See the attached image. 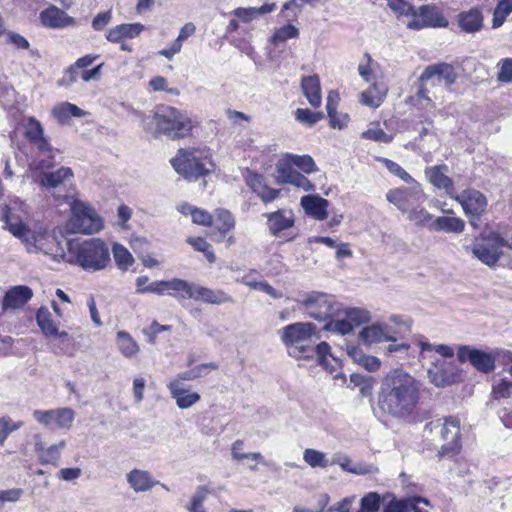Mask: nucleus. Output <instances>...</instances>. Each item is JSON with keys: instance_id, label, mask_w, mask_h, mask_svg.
Instances as JSON below:
<instances>
[{"instance_id": "nucleus-1", "label": "nucleus", "mask_w": 512, "mask_h": 512, "mask_svg": "<svg viewBox=\"0 0 512 512\" xmlns=\"http://www.w3.org/2000/svg\"><path fill=\"white\" fill-rule=\"evenodd\" d=\"M421 387V382L406 370L392 369L381 381L378 407L393 418L406 419L420 402Z\"/></svg>"}, {"instance_id": "nucleus-2", "label": "nucleus", "mask_w": 512, "mask_h": 512, "mask_svg": "<svg viewBox=\"0 0 512 512\" xmlns=\"http://www.w3.org/2000/svg\"><path fill=\"white\" fill-rule=\"evenodd\" d=\"M4 228L14 237L20 239L29 253H43L52 256L54 259L65 257V241H68L61 235V239L55 233L39 227L31 230L22 221H13L9 213L4 214Z\"/></svg>"}, {"instance_id": "nucleus-3", "label": "nucleus", "mask_w": 512, "mask_h": 512, "mask_svg": "<svg viewBox=\"0 0 512 512\" xmlns=\"http://www.w3.org/2000/svg\"><path fill=\"white\" fill-rule=\"evenodd\" d=\"M68 250V261L79 265L85 271L104 270L111 261L110 250L106 242L100 238H91L83 242L65 241Z\"/></svg>"}, {"instance_id": "nucleus-4", "label": "nucleus", "mask_w": 512, "mask_h": 512, "mask_svg": "<svg viewBox=\"0 0 512 512\" xmlns=\"http://www.w3.org/2000/svg\"><path fill=\"white\" fill-rule=\"evenodd\" d=\"M170 162L175 171L188 180H197L214 171L208 148H180Z\"/></svg>"}, {"instance_id": "nucleus-5", "label": "nucleus", "mask_w": 512, "mask_h": 512, "mask_svg": "<svg viewBox=\"0 0 512 512\" xmlns=\"http://www.w3.org/2000/svg\"><path fill=\"white\" fill-rule=\"evenodd\" d=\"M425 435H431L435 442H443L440 456H453L460 451V420L449 416L435 419L426 424Z\"/></svg>"}, {"instance_id": "nucleus-6", "label": "nucleus", "mask_w": 512, "mask_h": 512, "mask_svg": "<svg viewBox=\"0 0 512 512\" xmlns=\"http://www.w3.org/2000/svg\"><path fill=\"white\" fill-rule=\"evenodd\" d=\"M402 328L410 330V324L400 316H391L387 322H375L359 332V339L366 345L381 342H396L402 338Z\"/></svg>"}, {"instance_id": "nucleus-7", "label": "nucleus", "mask_w": 512, "mask_h": 512, "mask_svg": "<svg viewBox=\"0 0 512 512\" xmlns=\"http://www.w3.org/2000/svg\"><path fill=\"white\" fill-rule=\"evenodd\" d=\"M503 248L511 249L510 239L498 231L483 232L471 247V254L483 264L493 267L503 256Z\"/></svg>"}, {"instance_id": "nucleus-8", "label": "nucleus", "mask_w": 512, "mask_h": 512, "mask_svg": "<svg viewBox=\"0 0 512 512\" xmlns=\"http://www.w3.org/2000/svg\"><path fill=\"white\" fill-rule=\"evenodd\" d=\"M156 126V132L171 138H184L192 130V122L189 117L173 107H163L155 112L152 120Z\"/></svg>"}, {"instance_id": "nucleus-9", "label": "nucleus", "mask_w": 512, "mask_h": 512, "mask_svg": "<svg viewBox=\"0 0 512 512\" xmlns=\"http://www.w3.org/2000/svg\"><path fill=\"white\" fill-rule=\"evenodd\" d=\"M316 333L315 325L311 323L297 322L285 326L282 329L281 340L289 349V354L296 358H302L301 348H307L312 343Z\"/></svg>"}, {"instance_id": "nucleus-10", "label": "nucleus", "mask_w": 512, "mask_h": 512, "mask_svg": "<svg viewBox=\"0 0 512 512\" xmlns=\"http://www.w3.org/2000/svg\"><path fill=\"white\" fill-rule=\"evenodd\" d=\"M72 177L73 172L70 168L61 167L53 172L41 173L35 181L41 187L48 190L55 198V201L60 204L62 202H70L73 199L70 189L66 188V182L70 181Z\"/></svg>"}, {"instance_id": "nucleus-11", "label": "nucleus", "mask_w": 512, "mask_h": 512, "mask_svg": "<svg viewBox=\"0 0 512 512\" xmlns=\"http://www.w3.org/2000/svg\"><path fill=\"white\" fill-rule=\"evenodd\" d=\"M68 203L72 211L70 226L74 232L93 234L102 229V220L91 207L73 199Z\"/></svg>"}, {"instance_id": "nucleus-12", "label": "nucleus", "mask_w": 512, "mask_h": 512, "mask_svg": "<svg viewBox=\"0 0 512 512\" xmlns=\"http://www.w3.org/2000/svg\"><path fill=\"white\" fill-rule=\"evenodd\" d=\"M267 227L269 233L282 242L292 241L296 234L291 232L295 224L294 213L290 209H279L275 212L266 213Z\"/></svg>"}, {"instance_id": "nucleus-13", "label": "nucleus", "mask_w": 512, "mask_h": 512, "mask_svg": "<svg viewBox=\"0 0 512 512\" xmlns=\"http://www.w3.org/2000/svg\"><path fill=\"white\" fill-rule=\"evenodd\" d=\"M457 358L460 362L468 361L476 370L488 374L496 367V355L472 346L460 345L457 350Z\"/></svg>"}, {"instance_id": "nucleus-14", "label": "nucleus", "mask_w": 512, "mask_h": 512, "mask_svg": "<svg viewBox=\"0 0 512 512\" xmlns=\"http://www.w3.org/2000/svg\"><path fill=\"white\" fill-rule=\"evenodd\" d=\"M448 24V20L435 6L422 5L418 10L413 8L407 27L412 30H420L426 27L446 28Z\"/></svg>"}, {"instance_id": "nucleus-15", "label": "nucleus", "mask_w": 512, "mask_h": 512, "mask_svg": "<svg viewBox=\"0 0 512 512\" xmlns=\"http://www.w3.org/2000/svg\"><path fill=\"white\" fill-rule=\"evenodd\" d=\"M461 369L453 362L436 360L433 366L427 369L429 382L438 388L447 387L457 383L461 378Z\"/></svg>"}, {"instance_id": "nucleus-16", "label": "nucleus", "mask_w": 512, "mask_h": 512, "mask_svg": "<svg viewBox=\"0 0 512 512\" xmlns=\"http://www.w3.org/2000/svg\"><path fill=\"white\" fill-rule=\"evenodd\" d=\"M34 419L49 429H69L75 419V411L71 408L51 410H34Z\"/></svg>"}, {"instance_id": "nucleus-17", "label": "nucleus", "mask_w": 512, "mask_h": 512, "mask_svg": "<svg viewBox=\"0 0 512 512\" xmlns=\"http://www.w3.org/2000/svg\"><path fill=\"white\" fill-rule=\"evenodd\" d=\"M308 315L317 321H327L334 317L332 298L324 293L311 292L302 301Z\"/></svg>"}, {"instance_id": "nucleus-18", "label": "nucleus", "mask_w": 512, "mask_h": 512, "mask_svg": "<svg viewBox=\"0 0 512 512\" xmlns=\"http://www.w3.org/2000/svg\"><path fill=\"white\" fill-rule=\"evenodd\" d=\"M455 199L461 204L466 215L470 216V224L477 227V221L487 207L486 197L481 192L472 189L463 191Z\"/></svg>"}, {"instance_id": "nucleus-19", "label": "nucleus", "mask_w": 512, "mask_h": 512, "mask_svg": "<svg viewBox=\"0 0 512 512\" xmlns=\"http://www.w3.org/2000/svg\"><path fill=\"white\" fill-rule=\"evenodd\" d=\"M457 79V73L454 67L448 63H438L429 65L425 68L419 82H432V85L440 84L441 80H444L445 85L450 87L455 83Z\"/></svg>"}, {"instance_id": "nucleus-20", "label": "nucleus", "mask_w": 512, "mask_h": 512, "mask_svg": "<svg viewBox=\"0 0 512 512\" xmlns=\"http://www.w3.org/2000/svg\"><path fill=\"white\" fill-rule=\"evenodd\" d=\"M389 500L385 501L383 512H428L426 508L429 506V501L426 498L419 496H411L405 498H396L394 496L388 497Z\"/></svg>"}, {"instance_id": "nucleus-21", "label": "nucleus", "mask_w": 512, "mask_h": 512, "mask_svg": "<svg viewBox=\"0 0 512 512\" xmlns=\"http://www.w3.org/2000/svg\"><path fill=\"white\" fill-rule=\"evenodd\" d=\"M424 198V194L420 189L416 188H397L391 189L386 194L388 202L397 206L403 213H407L411 206Z\"/></svg>"}, {"instance_id": "nucleus-22", "label": "nucleus", "mask_w": 512, "mask_h": 512, "mask_svg": "<svg viewBox=\"0 0 512 512\" xmlns=\"http://www.w3.org/2000/svg\"><path fill=\"white\" fill-rule=\"evenodd\" d=\"M276 171L278 173L279 183L292 184L298 188L303 189L304 191L314 190V185L310 182V180L291 168L288 163L279 162L276 165Z\"/></svg>"}, {"instance_id": "nucleus-23", "label": "nucleus", "mask_w": 512, "mask_h": 512, "mask_svg": "<svg viewBox=\"0 0 512 512\" xmlns=\"http://www.w3.org/2000/svg\"><path fill=\"white\" fill-rule=\"evenodd\" d=\"M300 203L304 212L315 220L322 221L327 218L329 206L327 199L319 195L310 194L303 196Z\"/></svg>"}, {"instance_id": "nucleus-24", "label": "nucleus", "mask_w": 512, "mask_h": 512, "mask_svg": "<svg viewBox=\"0 0 512 512\" xmlns=\"http://www.w3.org/2000/svg\"><path fill=\"white\" fill-rule=\"evenodd\" d=\"M33 297V291L25 285L11 287L4 295L2 308L18 309L23 307Z\"/></svg>"}, {"instance_id": "nucleus-25", "label": "nucleus", "mask_w": 512, "mask_h": 512, "mask_svg": "<svg viewBox=\"0 0 512 512\" xmlns=\"http://www.w3.org/2000/svg\"><path fill=\"white\" fill-rule=\"evenodd\" d=\"M458 25L462 32L475 34L483 28L484 17L479 7H472L458 14Z\"/></svg>"}, {"instance_id": "nucleus-26", "label": "nucleus", "mask_w": 512, "mask_h": 512, "mask_svg": "<svg viewBox=\"0 0 512 512\" xmlns=\"http://www.w3.org/2000/svg\"><path fill=\"white\" fill-rule=\"evenodd\" d=\"M167 387L179 409H188L200 400L199 393L186 389L184 385H179L177 381H170Z\"/></svg>"}, {"instance_id": "nucleus-27", "label": "nucleus", "mask_w": 512, "mask_h": 512, "mask_svg": "<svg viewBox=\"0 0 512 512\" xmlns=\"http://www.w3.org/2000/svg\"><path fill=\"white\" fill-rule=\"evenodd\" d=\"M40 19L44 26L53 29L65 28L75 24L74 18L68 16L56 6H50L42 11Z\"/></svg>"}, {"instance_id": "nucleus-28", "label": "nucleus", "mask_w": 512, "mask_h": 512, "mask_svg": "<svg viewBox=\"0 0 512 512\" xmlns=\"http://www.w3.org/2000/svg\"><path fill=\"white\" fill-rule=\"evenodd\" d=\"M329 465H338L343 471L356 475L374 474L378 472V468L373 464H356L352 465L351 459L342 453L333 455Z\"/></svg>"}, {"instance_id": "nucleus-29", "label": "nucleus", "mask_w": 512, "mask_h": 512, "mask_svg": "<svg viewBox=\"0 0 512 512\" xmlns=\"http://www.w3.org/2000/svg\"><path fill=\"white\" fill-rule=\"evenodd\" d=\"M447 171L448 167L446 165H439L426 168L425 174L432 185L438 189H444L448 195L452 196L453 182L446 175Z\"/></svg>"}, {"instance_id": "nucleus-30", "label": "nucleus", "mask_w": 512, "mask_h": 512, "mask_svg": "<svg viewBox=\"0 0 512 512\" xmlns=\"http://www.w3.org/2000/svg\"><path fill=\"white\" fill-rule=\"evenodd\" d=\"M25 136L40 151L45 152L50 150V145L44 137V129L41 123L33 117L29 118L25 125Z\"/></svg>"}, {"instance_id": "nucleus-31", "label": "nucleus", "mask_w": 512, "mask_h": 512, "mask_svg": "<svg viewBox=\"0 0 512 512\" xmlns=\"http://www.w3.org/2000/svg\"><path fill=\"white\" fill-rule=\"evenodd\" d=\"M65 446L66 442L64 440H61L57 444H53L49 447H45L42 442H37L35 444V451L41 464H51L58 466L61 451L65 448Z\"/></svg>"}, {"instance_id": "nucleus-32", "label": "nucleus", "mask_w": 512, "mask_h": 512, "mask_svg": "<svg viewBox=\"0 0 512 512\" xmlns=\"http://www.w3.org/2000/svg\"><path fill=\"white\" fill-rule=\"evenodd\" d=\"M301 90L311 106L319 107L321 105V87L317 75L304 76L301 80Z\"/></svg>"}, {"instance_id": "nucleus-33", "label": "nucleus", "mask_w": 512, "mask_h": 512, "mask_svg": "<svg viewBox=\"0 0 512 512\" xmlns=\"http://www.w3.org/2000/svg\"><path fill=\"white\" fill-rule=\"evenodd\" d=\"M195 301H203L205 303L221 305L232 303L233 299L222 290H212L203 286L196 285L194 297Z\"/></svg>"}, {"instance_id": "nucleus-34", "label": "nucleus", "mask_w": 512, "mask_h": 512, "mask_svg": "<svg viewBox=\"0 0 512 512\" xmlns=\"http://www.w3.org/2000/svg\"><path fill=\"white\" fill-rule=\"evenodd\" d=\"M338 101V93L330 91L327 96L326 110L330 127L341 130L347 125L349 117L347 114H339L337 112Z\"/></svg>"}, {"instance_id": "nucleus-35", "label": "nucleus", "mask_w": 512, "mask_h": 512, "mask_svg": "<svg viewBox=\"0 0 512 512\" xmlns=\"http://www.w3.org/2000/svg\"><path fill=\"white\" fill-rule=\"evenodd\" d=\"M144 30L140 23L120 24L111 28L106 35L108 41L117 43L123 38L137 37Z\"/></svg>"}, {"instance_id": "nucleus-36", "label": "nucleus", "mask_w": 512, "mask_h": 512, "mask_svg": "<svg viewBox=\"0 0 512 512\" xmlns=\"http://www.w3.org/2000/svg\"><path fill=\"white\" fill-rule=\"evenodd\" d=\"M87 113L80 109L77 105L69 103V102H62L52 109V115L53 117L60 123V124H69L70 120L75 118H81L84 117Z\"/></svg>"}, {"instance_id": "nucleus-37", "label": "nucleus", "mask_w": 512, "mask_h": 512, "mask_svg": "<svg viewBox=\"0 0 512 512\" xmlns=\"http://www.w3.org/2000/svg\"><path fill=\"white\" fill-rule=\"evenodd\" d=\"M127 481L135 492H145L159 484L158 481L153 480L149 472L138 469L127 474Z\"/></svg>"}, {"instance_id": "nucleus-38", "label": "nucleus", "mask_w": 512, "mask_h": 512, "mask_svg": "<svg viewBox=\"0 0 512 512\" xmlns=\"http://www.w3.org/2000/svg\"><path fill=\"white\" fill-rule=\"evenodd\" d=\"M465 228V222L457 217L440 216L433 220L429 229L448 233H461Z\"/></svg>"}, {"instance_id": "nucleus-39", "label": "nucleus", "mask_w": 512, "mask_h": 512, "mask_svg": "<svg viewBox=\"0 0 512 512\" xmlns=\"http://www.w3.org/2000/svg\"><path fill=\"white\" fill-rule=\"evenodd\" d=\"M387 87L383 84H373L372 87L361 93V102L369 107L377 108L387 95Z\"/></svg>"}, {"instance_id": "nucleus-40", "label": "nucleus", "mask_w": 512, "mask_h": 512, "mask_svg": "<svg viewBox=\"0 0 512 512\" xmlns=\"http://www.w3.org/2000/svg\"><path fill=\"white\" fill-rule=\"evenodd\" d=\"M116 345L125 358L136 356L140 350L138 343L126 331L117 332Z\"/></svg>"}, {"instance_id": "nucleus-41", "label": "nucleus", "mask_w": 512, "mask_h": 512, "mask_svg": "<svg viewBox=\"0 0 512 512\" xmlns=\"http://www.w3.org/2000/svg\"><path fill=\"white\" fill-rule=\"evenodd\" d=\"M196 284L180 278L170 279V291L168 295L179 299H193Z\"/></svg>"}, {"instance_id": "nucleus-42", "label": "nucleus", "mask_w": 512, "mask_h": 512, "mask_svg": "<svg viewBox=\"0 0 512 512\" xmlns=\"http://www.w3.org/2000/svg\"><path fill=\"white\" fill-rule=\"evenodd\" d=\"M276 8L275 3L264 4L259 8L256 7H248L243 8L239 7L232 11V14L241 19L244 23H249L254 20L257 16L270 13L274 11Z\"/></svg>"}, {"instance_id": "nucleus-43", "label": "nucleus", "mask_w": 512, "mask_h": 512, "mask_svg": "<svg viewBox=\"0 0 512 512\" xmlns=\"http://www.w3.org/2000/svg\"><path fill=\"white\" fill-rule=\"evenodd\" d=\"M208 369L216 370L218 369V364L215 362H209L198 365L191 370L180 372L171 381H177L179 385H184L183 381H192L207 375Z\"/></svg>"}, {"instance_id": "nucleus-44", "label": "nucleus", "mask_w": 512, "mask_h": 512, "mask_svg": "<svg viewBox=\"0 0 512 512\" xmlns=\"http://www.w3.org/2000/svg\"><path fill=\"white\" fill-rule=\"evenodd\" d=\"M36 322L42 333L46 336L57 334V323L53 320L52 314L45 306L40 307L36 312Z\"/></svg>"}, {"instance_id": "nucleus-45", "label": "nucleus", "mask_w": 512, "mask_h": 512, "mask_svg": "<svg viewBox=\"0 0 512 512\" xmlns=\"http://www.w3.org/2000/svg\"><path fill=\"white\" fill-rule=\"evenodd\" d=\"M390 495L380 496L377 492H369L360 500V510L358 512H378L381 502L387 501Z\"/></svg>"}, {"instance_id": "nucleus-46", "label": "nucleus", "mask_w": 512, "mask_h": 512, "mask_svg": "<svg viewBox=\"0 0 512 512\" xmlns=\"http://www.w3.org/2000/svg\"><path fill=\"white\" fill-rule=\"evenodd\" d=\"M112 252L115 263L119 269L126 271L134 263L133 256L123 245L115 243Z\"/></svg>"}, {"instance_id": "nucleus-47", "label": "nucleus", "mask_w": 512, "mask_h": 512, "mask_svg": "<svg viewBox=\"0 0 512 512\" xmlns=\"http://www.w3.org/2000/svg\"><path fill=\"white\" fill-rule=\"evenodd\" d=\"M418 345L421 349L420 351V357L422 359L425 358V355L427 352L435 351L440 356L444 358H452L454 356V350L452 347L446 345V344H431L424 340H419Z\"/></svg>"}, {"instance_id": "nucleus-48", "label": "nucleus", "mask_w": 512, "mask_h": 512, "mask_svg": "<svg viewBox=\"0 0 512 512\" xmlns=\"http://www.w3.org/2000/svg\"><path fill=\"white\" fill-rule=\"evenodd\" d=\"M303 460L311 468H326L329 466V460L324 452L307 448L303 452Z\"/></svg>"}, {"instance_id": "nucleus-49", "label": "nucleus", "mask_w": 512, "mask_h": 512, "mask_svg": "<svg viewBox=\"0 0 512 512\" xmlns=\"http://www.w3.org/2000/svg\"><path fill=\"white\" fill-rule=\"evenodd\" d=\"M511 12L512 0H500L493 11L492 28L496 29L502 26Z\"/></svg>"}, {"instance_id": "nucleus-50", "label": "nucleus", "mask_w": 512, "mask_h": 512, "mask_svg": "<svg viewBox=\"0 0 512 512\" xmlns=\"http://www.w3.org/2000/svg\"><path fill=\"white\" fill-rule=\"evenodd\" d=\"M302 352V358L303 359H310L313 358L314 355L317 356L318 361L321 365L325 364L326 356L330 352V346L326 342H321L316 346H313L312 343L307 346V348H301Z\"/></svg>"}, {"instance_id": "nucleus-51", "label": "nucleus", "mask_w": 512, "mask_h": 512, "mask_svg": "<svg viewBox=\"0 0 512 512\" xmlns=\"http://www.w3.org/2000/svg\"><path fill=\"white\" fill-rule=\"evenodd\" d=\"M23 421H13L9 416L0 417V446H3L9 434L23 427Z\"/></svg>"}, {"instance_id": "nucleus-52", "label": "nucleus", "mask_w": 512, "mask_h": 512, "mask_svg": "<svg viewBox=\"0 0 512 512\" xmlns=\"http://www.w3.org/2000/svg\"><path fill=\"white\" fill-rule=\"evenodd\" d=\"M408 219L418 227H428L433 222V216L424 208H411L408 212Z\"/></svg>"}, {"instance_id": "nucleus-53", "label": "nucleus", "mask_w": 512, "mask_h": 512, "mask_svg": "<svg viewBox=\"0 0 512 512\" xmlns=\"http://www.w3.org/2000/svg\"><path fill=\"white\" fill-rule=\"evenodd\" d=\"M287 162L283 161L284 163L293 164L297 166L300 170H302L305 173H311L316 170V165L314 160L309 155H293L288 154L287 155Z\"/></svg>"}, {"instance_id": "nucleus-54", "label": "nucleus", "mask_w": 512, "mask_h": 512, "mask_svg": "<svg viewBox=\"0 0 512 512\" xmlns=\"http://www.w3.org/2000/svg\"><path fill=\"white\" fill-rule=\"evenodd\" d=\"M353 326L350 321H348V317L345 315L343 318L334 319L331 317L327 320L324 325V329L327 331L337 332L342 335L348 334L353 330Z\"/></svg>"}, {"instance_id": "nucleus-55", "label": "nucleus", "mask_w": 512, "mask_h": 512, "mask_svg": "<svg viewBox=\"0 0 512 512\" xmlns=\"http://www.w3.org/2000/svg\"><path fill=\"white\" fill-rule=\"evenodd\" d=\"M209 491L205 486H199L192 495L190 503L186 506L189 512H206L203 503Z\"/></svg>"}, {"instance_id": "nucleus-56", "label": "nucleus", "mask_w": 512, "mask_h": 512, "mask_svg": "<svg viewBox=\"0 0 512 512\" xmlns=\"http://www.w3.org/2000/svg\"><path fill=\"white\" fill-rule=\"evenodd\" d=\"M235 226L233 215L224 209L217 210L216 213V227L222 235L228 233Z\"/></svg>"}, {"instance_id": "nucleus-57", "label": "nucleus", "mask_w": 512, "mask_h": 512, "mask_svg": "<svg viewBox=\"0 0 512 512\" xmlns=\"http://www.w3.org/2000/svg\"><path fill=\"white\" fill-rule=\"evenodd\" d=\"M299 36V30L292 24H287L285 26L280 27L277 29L272 38L271 41L273 44L277 45L279 43L285 42L288 39H294Z\"/></svg>"}, {"instance_id": "nucleus-58", "label": "nucleus", "mask_w": 512, "mask_h": 512, "mask_svg": "<svg viewBox=\"0 0 512 512\" xmlns=\"http://www.w3.org/2000/svg\"><path fill=\"white\" fill-rule=\"evenodd\" d=\"M361 138L386 144L390 143L393 140V136L385 133L384 130L381 129L378 124L362 132Z\"/></svg>"}, {"instance_id": "nucleus-59", "label": "nucleus", "mask_w": 512, "mask_h": 512, "mask_svg": "<svg viewBox=\"0 0 512 512\" xmlns=\"http://www.w3.org/2000/svg\"><path fill=\"white\" fill-rule=\"evenodd\" d=\"M243 445L244 443L242 440H236L232 444L231 455L234 460L242 461L244 459H252L254 461H262L263 456L259 452L242 453L241 450Z\"/></svg>"}, {"instance_id": "nucleus-60", "label": "nucleus", "mask_w": 512, "mask_h": 512, "mask_svg": "<svg viewBox=\"0 0 512 512\" xmlns=\"http://www.w3.org/2000/svg\"><path fill=\"white\" fill-rule=\"evenodd\" d=\"M295 118L297 121L306 124L308 126L315 125L319 120L323 118L322 112H312L311 110L305 108H298L295 111Z\"/></svg>"}, {"instance_id": "nucleus-61", "label": "nucleus", "mask_w": 512, "mask_h": 512, "mask_svg": "<svg viewBox=\"0 0 512 512\" xmlns=\"http://www.w3.org/2000/svg\"><path fill=\"white\" fill-rule=\"evenodd\" d=\"M345 314L353 327L360 326L370 320L369 311L361 308H350L345 311Z\"/></svg>"}, {"instance_id": "nucleus-62", "label": "nucleus", "mask_w": 512, "mask_h": 512, "mask_svg": "<svg viewBox=\"0 0 512 512\" xmlns=\"http://www.w3.org/2000/svg\"><path fill=\"white\" fill-rule=\"evenodd\" d=\"M79 78H81V70L75 68V65L72 64L64 70L62 78L58 81V85L69 88L76 83Z\"/></svg>"}, {"instance_id": "nucleus-63", "label": "nucleus", "mask_w": 512, "mask_h": 512, "mask_svg": "<svg viewBox=\"0 0 512 512\" xmlns=\"http://www.w3.org/2000/svg\"><path fill=\"white\" fill-rule=\"evenodd\" d=\"M492 395L494 399L509 398L512 396V380L500 379L493 386Z\"/></svg>"}, {"instance_id": "nucleus-64", "label": "nucleus", "mask_w": 512, "mask_h": 512, "mask_svg": "<svg viewBox=\"0 0 512 512\" xmlns=\"http://www.w3.org/2000/svg\"><path fill=\"white\" fill-rule=\"evenodd\" d=\"M411 346L406 342H389V344L385 347L384 353L385 355H398L400 357L409 356L410 355Z\"/></svg>"}]
</instances>
